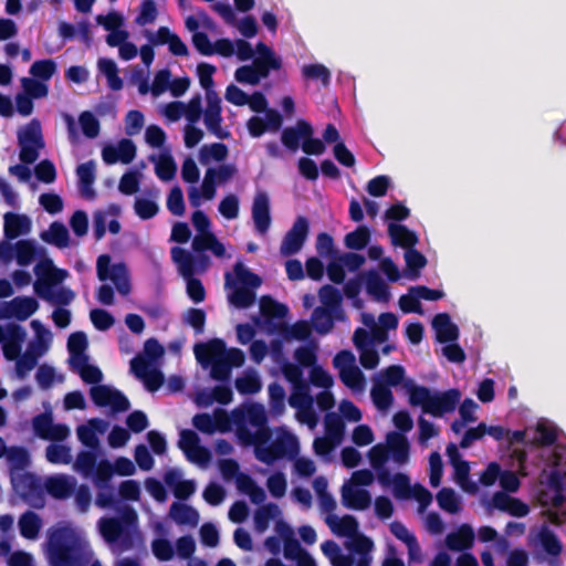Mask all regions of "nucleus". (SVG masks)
Listing matches in <instances>:
<instances>
[{
    "label": "nucleus",
    "instance_id": "nucleus-24",
    "mask_svg": "<svg viewBox=\"0 0 566 566\" xmlns=\"http://www.w3.org/2000/svg\"><path fill=\"white\" fill-rule=\"evenodd\" d=\"M45 491L54 499L64 500L75 491V482L65 475L51 476L45 482Z\"/></svg>",
    "mask_w": 566,
    "mask_h": 566
},
{
    "label": "nucleus",
    "instance_id": "nucleus-64",
    "mask_svg": "<svg viewBox=\"0 0 566 566\" xmlns=\"http://www.w3.org/2000/svg\"><path fill=\"white\" fill-rule=\"evenodd\" d=\"M7 459L13 469L23 470L30 463V455L23 447H11L7 451Z\"/></svg>",
    "mask_w": 566,
    "mask_h": 566
},
{
    "label": "nucleus",
    "instance_id": "nucleus-59",
    "mask_svg": "<svg viewBox=\"0 0 566 566\" xmlns=\"http://www.w3.org/2000/svg\"><path fill=\"white\" fill-rule=\"evenodd\" d=\"M256 53L258 56L253 60V62H261L263 64L270 65L273 67V70H280L282 67L281 59L275 56L273 50L265 43L259 42L256 44Z\"/></svg>",
    "mask_w": 566,
    "mask_h": 566
},
{
    "label": "nucleus",
    "instance_id": "nucleus-20",
    "mask_svg": "<svg viewBox=\"0 0 566 566\" xmlns=\"http://www.w3.org/2000/svg\"><path fill=\"white\" fill-rule=\"evenodd\" d=\"M342 501L347 509L364 511L370 506L371 496L365 489L344 485L342 490Z\"/></svg>",
    "mask_w": 566,
    "mask_h": 566
},
{
    "label": "nucleus",
    "instance_id": "nucleus-7",
    "mask_svg": "<svg viewBox=\"0 0 566 566\" xmlns=\"http://www.w3.org/2000/svg\"><path fill=\"white\" fill-rule=\"evenodd\" d=\"M310 231V222L306 217L300 216L294 221L292 228L284 235L280 252L289 256L296 254L304 245Z\"/></svg>",
    "mask_w": 566,
    "mask_h": 566
},
{
    "label": "nucleus",
    "instance_id": "nucleus-40",
    "mask_svg": "<svg viewBox=\"0 0 566 566\" xmlns=\"http://www.w3.org/2000/svg\"><path fill=\"white\" fill-rule=\"evenodd\" d=\"M374 405L379 410H387L394 402V395L388 386L380 380L376 381L370 390Z\"/></svg>",
    "mask_w": 566,
    "mask_h": 566
},
{
    "label": "nucleus",
    "instance_id": "nucleus-47",
    "mask_svg": "<svg viewBox=\"0 0 566 566\" xmlns=\"http://www.w3.org/2000/svg\"><path fill=\"white\" fill-rule=\"evenodd\" d=\"M407 390L409 403L413 407H421L426 413L432 391L428 387L415 384L407 385Z\"/></svg>",
    "mask_w": 566,
    "mask_h": 566
},
{
    "label": "nucleus",
    "instance_id": "nucleus-54",
    "mask_svg": "<svg viewBox=\"0 0 566 566\" xmlns=\"http://www.w3.org/2000/svg\"><path fill=\"white\" fill-rule=\"evenodd\" d=\"M45 457L53 464H69L72 461L71 449L64 444L52 443L48 446Z\"/></svg>",
    "mask_w": 566,
    "mask_h": 566
},
{
    "label": "nucleus",
    "instance_id": "nucleus-60",
    "mask_svg": "<svg viewBox=\"0 0 566 566\" xmlns=\"http://www.w3.org/2000/svg\"><path fill=\"white\" fill-rule=\"evenodd\" d=\"M78 122L83 134L87 138H95L98 136L101 129L99 122L91 112H82L78 116Z\"/></svg>",
    "mask_w": 566,
    "mask_h": 566
},
{
    "label": "nucleus",
    "instance_id": "nucleus-30",
    "mask_svg": "<svg viewBox=\"0 0 566 566\" xmlns=\"http://www.w3.org/2000/svg\"><path fill=\"white\" fill-rule=\"evenodd\" d=\"M336 316L334 311L317 306L312 313L313 328L319 335L328 334L333 329L335 321H337Z\"/></svg>",
    "mask_w": 566,
    "mask_h": 566
},
{
    "label": "nucleus",
    "instance_id": "nucleus-36",
    "mask_svg": "<svg viewBox=\"0 0 566 566\" xmlns=\"http://www.w3.org/2000/svg\"><path fill=\"white\" fill-rule=\"evenodd\" d=\"M279 332L286 340H305L311 335V325L306 321H297L293 325L282 323L279 325Z\"/></svg>",
    "mask_w": 566,
    "mask_h": 566
},
{
    "label": "nucleus",
    "instance_id": "nucleus-4",
    "mask_svg": "<svg viewBox=\"0 0 566 566\" xmlns=\"http://www.w3.org/2000/svg\"><path fill=\"white\" fill-rule=\"evenodd\" d=\"M109 254H101L96 261V274L99 281L111 280L122 295L130 292L129 274L125 263L112 264Z\"/></svg>",
    "mask_w": 566,
    "mask_h": 566
},
{
    "label": "nucleus",
    "instance_id": "nucleus-45",
    "mask_svg": "<svg viewBox=\"0 0 566 566\" xmlns=\"http://www.w3.org/2000/svg\"><path fill=\"white\" fill-rule=\"evenodd\" d=\"M370 241V231L366 226H359L356 230L345 235V245L350 250H363Z\"/></svg>",
    "mask_w": 566,
    "mask_h": 566
},
{
    "label": "nucleus",
    "instance_id": "nucleus-1",
    "mask_svg": "<svg viewBox=\"0 0 566 566\" xmlns=\"http://www.w3.org/2000/svg\"><path fill=\"white\" fill-rule=\"evenodd\" d=\"M98 527L104 541L118 544L120 552L132 551L144 543L138 515L130 506H125L119 517L99 518Z\"/></svg>",
    "mask_w": 566,
    "mask_h": 566
},
{
    "label": "nucleus",
    "instance_id": "nucleus-61",
    "mask_svg": "<svg viewBox=\"0 0 566 566\" xmlns=\"http://www.w3.org/2000/svg\"><path fill=\"white\" fill-rule=\"evenodd\" d=\"M266 486L273 497H283L286 493L287 482L283 472H274L268 478Z\"/></svg>",
    "mask_w": 566,
    "mask_h": 566
},
{
    "label": "nucleus",
    "instance_id": "nucleus-25",
    "mask_svg": "<svg viewBox=\"0 0 566 566\" xmlns=\"http://www.w3.org/2000/svg\"><path fill=\"white\" fill-rule=\"evenodd\" d=\"M171 258L178 265V271L185 280L193 277L197 272V260L195 255L182 248L174 247L171 249Z\"/></svg>",
    "mask_w": 566,
    "mask_h": 566
},
{
    "label": "nucleus",
    "instance_id": "nucleus-29",
    "mask_svg": "<svg viewBox=\"0 0 566 566\" xmlns=\"http://www.w3.org/2000/svg\"><path fill=\"white\" fill-rule=\"evenodd\" d=\"M40 238L59 249H64L70 244V234L67 228L60 221H54L50 224L48 231L40 234Z\"/></svg>",
    "mask_w": 566,
    "mask_h": 566
},
{
    "label": "nucleus",
    "instance_id": "nucleus-38",
    "mask_svg": "<svg viewBox=\"0 0 566 566\" xmlns=\"http://www.w3.org/2000/svg\"><path fill=\"white\" fill-rule=\"evenodd\" d=\"M325 436L329 437L337 443H340L345 433V423L336 412H327L324 419Z\"/></svg>",
    "mask_w": 566,
    "mask_h": 566
},
{
    "label": "nucleus",
    "instance_id": "nucleus-26",
    "mask_svg": "<svg viewBox=\"0 0 566 566\" xmlns=\"http://www.w3.org/2000/svg\"><path fill=\"white\" fill-rule=\"evenodd\" d=\"M76 174L78 177L82 196L87 199H94L96 195L93 189V184L95 181V163L93 160H88L78 165L76 168Z\"/></svg>",
    "mask_w": 566,
    "mask_h": 566
},
{
    "label": "nucleus",
    "instance_id": "nucleus-52",
    "mask_svg": "<svg viewBox=\"0 0 566 566\" xmlns=\"http://www.w3.org/2000/svg\"><path fill=\"white\" fill-rule=\"evenodd\" d=\"M97 464V455L93 451H80L76 455L74 468L84 476H91Z\"/></svg>",
    "mask_w": 566,
    "mask_h": 566
},
{
    "label": "nucleus",
    "instance_id": "nucleus-63",
    "mask_svg": "<svg viewBox=\"0 0 566 566\" xmlns=\"http://www.w3.org/2000/svg\"><path fill=\"white\" fill-rule=\"evenodd\" d=\"M230 303L238 308H248L255 301V293L253 290L245 287H237L229 297Z\"/></svg>",
    "mask_w": 566,
    "mask_h": 566
},
{
    "label": "nucleus",
    "instance_id": "nucleus-14",
    "mask_svg": "<svg viewBox=\"0 0 566 566\" xmlns=\"http://www.w3.org/2000/svg\"><path fill=\"white\" fill-rule=\"evenodd\" d=\"M331 531L337 536L350 537V543L347 544V548L357 541L364 534L358 533V522L353 515H344L338 518L337 516H328L326 520Z\"/></svg>",
    "mask_w": 566,
    "mask_h": 566
},
{
    "label": "nucleus",
    "instance_id": "nucleus-55",
    "mask_svg": "<svg viewBox=\"0 0 566 566\" xmlns=\"http://www.w3.org/2000/svg\"><path fill=\"white\" fill-rule=\"evenodd\" d=\"M339 378L346 387L353 390L364 389L365 377L363 371L357 366L340 370Z\"/></svg>",
    "mask_w": 566,
    "mask_h": 566
},
{
    "label": "nucleus",
    "instance_id": "nucleus-53",
    "mask_svg": "<svg viewBox=\"0 0 566 566\" xmlns=\"http://www.w3.org/2000/svg\"><path fill=\"white\" fill-rule=\"evenodd\" d=\"M228 156V147L222 143H213L203 145L200 149L199 157L201 164H208L210 159L223 161Z\"/></svg>",
    "mask_w": 566,
    "mask_h": 566
},
{
    "label": "nucleus",
    "instance_id": "nucleus-49",
    "mask_svg": "<svg viewBox=\"0 0 566 566\" xmlns=\"http://www.w3.org/2000/svg\"><path fill=\"white\" fill-rule=\"evenodd\" d=\"M233 270L238 282L241 284L240 287L254 290L261 285V277L258 274L250 271L248 268H245L243 263L237 262L234 264Z\"/></svg>",
    "mask_w": 566,
    "mask_h": 566
},
{
    "label": "nucleus",
    "instance_id": "nucleus-32",
    "mask_svg": "<svg viewBox=\"0 0 566 566\" xmlns=\"http://www.w3.org/2000/svg\"><path fill=\"white\" fill-rule=\"evenodd\" d=\"M366 291L376 301L388 302L390 298L388 285L375 271H370L366 275Z\"/></svg>",
    "mask_w": 566,
    "mask_h": 566
},
{
    "label": "nucleus",
    "instance_id": "nucleus-56",
    "mask_svg": "<svg viewBox=\"0 0 566 566\" xmlns=\"http://www.w3.org/2000/svg\"><path fill=\"white\" fill-rule=\"evenodd\" d=\"M535 431L536 437L534 438V441L536 444L542 447L553 446L558 437L557 428L545 422H538Z\"/></svg>",
    "mask_w": 566,
    "mask_h": 566
},
{
    "label": "nucleus",
    "instance_id": "nucleus-35",
    "mask_svg": "<svg viewBox=\"0 0 566 566\" xmlns=\"http://www.w3.org/2000/svg\"><path fill=\"white\" fill-rule=\"evenodd\" d=\"M260 312L262 316L270 322L274 318H284L289 313V308L286 305L272 298L270 295H264L260 298Z\"/></svg>",
    "mask_w": 566,
    "mask_h": 566
},
{
    "label": "nucleus",
    "instance_id": "nucleus-57",
    "mask_svg": "<svg viewBox=\"0 0 566 566\" xmlns=\"http://www.w3.org/2000/svg\"><path fill=\"white\" fill-rule=\"evenodd\" d=\"M437 501L443 511L451 514L458 513L461 509L455 492L450 488L441 489L437 494Z\"/></svg>",
    "mask_w": 566,
    "mask_h": 566
},
{
    "label": "nucleus",
    "instance_id": "nucleus-17",
    "mask_svg": "<svg viewBox=\"0 0 566 566\" xmlns=\"http://www.w3.org/2000/svg\"><path fill=\"white\" fill-rule=\"evenodd\" d=\"M27 337L25 329L15 323H9V338L2 344L7 360H17L21 356L22 343Z\"/></svg>",
    "mask_w": 566,
    "mask_h": 566
},
{
    "label": "nucleus",
    "instance_id": "nucleus-12",
    "mask_svg": "<svg viewBox=\"0 0 566 566\" xmlns=\"http://www.w3.org/2000/svg\"><path fill=\"white\" fill-rule=\"evenodd\" d=\"M282 373L286 380L293 384L296 390L291 395L289 402L292 407L302 406L303 401L307 399L305 391V385L303 384V370L302 368L293 363L285 361L282 365Z\"/></svg>",
    "mask_w": 566,
    "mask_h": 566
},
{
    "label": "nucleus",
    "instance_id": "nucleus-16",
    "mask_svg": "<svg viewBox=\"0 0 566 566\" xmlns=\"http://www.w3.org/2000/svg\"><path fill=\"white\" fill-rule=\"evenodd\" d=\"M313 135L312 125L304 120L298 119L294 127H286L281 135L282 144L291 151H296L300 147L301 140L305 137Z\"/></svg>",
    "mask_w": 566,
    "mask_h": 566
},
{
    "label": "nucleus",
    "instance_id": "nucleus-13",
    "mask_svg": "<svg viewBox=\"0 0 566 566\" xmlns=\"http://www.w3.org/2000/svg\"><path fill=\"white\" fill-rule=\"evenodd\" d=\"M252 219L255 230L264 234L271 226L270 199L266 192L260 191L255 195L252 205Z\"/></svg>",
    "mask_w": 566,
    "mask_h": 566
},
{
    "label": "nucleus",
    "instance_id": "nucleus-19",
    "mask_svg": "<svg viewBox=\"0 0 566 566\" xmlns=\"http://www.w3.org/2000/svg\"><path fill=\"white\" fill-rule=\"evenodd\" d=\"M388 235L395 247L412 250L419 242L418 234L403 224L390 222L388 224Z\"/></svg>",
    "mask_w": 566,
    "mask_h": 566
},
{
    "label": "nucleus",
    "instance_id": "nucleus-3",
    "mask_svg": "<svg viewBox=\"0 0 566 566\" xmlns=\"http://www.w3.org/2000/svg\"><path fill=\"white\" fill-rule=\"evenodd\" d=\"M20 146V160L23 164H33L39 158V150L44 147L41 124L32 119L18 133Z\"/></svg>",
    "mask_w": 566,
    "mask_h": 566
},
{
    "label": "nucleus",
    "instance_id": "nucleus-58",
    "mask_svg": "<svg viewBox=\"0 0 566 566\" xmlns=\"http://www.w3.org/2000/svg\"><path fill=\"white\" fill-rule=\"evenodd\" d=\"M454 468V480L464 490L471 493L476 492V485L470 481V465L468 461L458 462Z\"/></svg>",
    "mask_w": 566,
    "mask_h": 566
},
{
    "label": "nucleus",
    "instance_id": "nucleus-5",
    "mask_svg": "<svg viewBox=\"0 0 566 566\" xmlns=\"http://www.w3.org/2000/svg\"><path fill=\"white\" fill-rule=\"evenodd\" d=\"M12 486L20 497L33 507L44 504V486L38 475L23 472L11 478Z\"/></svg>",
    "mask_w": 566,
    "mask_h": 566
},
{
    "label": "nucleus",
    "instance_id": "nucleus-15",
    "mask_svg": "<svg viewBox=\"0 0 566 566\" xmlns=\"http://www.w3.org/2000/svg\"><path fill=\"white\" fill-rule=\"evenodd\" d=\"M386 448L389 457L398 464H405L409 460L410 444L406 436L401 432L391 431L386 438Z\"/></svg>",
    "mask_w": 566,
    "mask_h": 566
},
{
    "label": "nucleus",
    "instance_id": "nucleus-8",
    "mask_svg": "<svg viewBox=\"0 0 566 566\" xmlns=\"http://www.w3.org/2000/svg\"><path fill=\"white\" fill-rule=\"evenodd\" d=\"M48 558L51 566H76L73 546L63 538L61 533L51 537Z\"/></svg>",
    "mask_w": 566,
    "mask_h": 566
},
{
    "label": "nucleus",
    "instance_id": "nucleus-2",
    "mask_svg": "<svg viewBox=\"0 0 566 566\" xmlns=\"http://www.w3.org/2000/svg\"><path fill=\"white\" fill-rule=\"evenodd\" d=\"M193 353L198 363L207 368L210 366L211 378L219 381H228L231 375V368L223 358L224 340L212 338L206 343H198L193 347Z\"/></svg>",
    "mask_w": 566,
    "mask_h": 566
},
{
    "label": "nucleus",
    "instance_id": "nucleus-6",
    "mask_svg": "<svg viewBox=\"0 0 566 566\" xmlns=\"http://www.w3.org/2000/svg\"><path fill=\"white\" fill-rule=\"evenodd\" d=\"M90 395L97 407H111L113 412H125L130 408L128 398L122 391L106 385L93 386Z\"/></svg>",
    "mask_w": 566,
    "mask_h": 566
},
{
    "label": "nucleus",
    "instance_id": "nucleus-46",
    "mask_svg": "<svg viewBox=\"0 0 566 566\" xmlns=\"http://www.w3.org/2000/svg\"><path fill=\"white\" fill-rule=\"evenodd\" d=\"M36 244L33 240H20L15 243V260L21 266L32 263L36 255Z\"/></svg>",
    "mask_w": 566,
    "mask_h": 566
},
{
    "label": "nucleus",
    "instance_id": "nucleus-28",
    "mask_svg": "<svg viewBox=\"0 0 566 566\" xmlns=\"http://www.w3.org/2000/svg\"><path fill=\"white\" fill-rule=\"evenodd\" d=\"M18 525L22 537L27 539H35L42 528V520L35 512L25 511L20 515Z\"/></svg>",
    "mask_w": 566,
    "mask_h": 566
},
{
    "label": "nucleus",
    "instance_id": "nucleus-34",
    "mask_svg": "<svg viewBox=\"0 0 566 566\" xmlns=\"http://www.w3.org/2000/svg\"><path fill=\"white\" fill-rule=\"evenodd\" d=\"M67 275L66 271H54L48 277L38 279L34 283V292L39 297L49 302L53 295V285L61 283Z\"/></svg>",
    "mask_w": 566,
    "mask_h": 566
},
{
    "label": "nucleus",
    "instance_id": "nucleus-21",
    "mask_svg": "<svg viewBox=\"0 0 566 566\" xmlns=\"http://www.w3.org/2000/svg\"><path fill=\"white\" fill-rule=\"evenodd\" d=\"M31 231V220L25 214L7 212L4 214V237L8 240L17 239Z\"/></svg>",
    "mask_w": 566,
    "mask_h": 566
},
{
    "label": "nucleus",
    "instance_id": "nucleus-11",
    "mask_svg": "<svg viewBox=\"0 0 566 566\" xmlns=\"http://www.w3.org/2000/svg\"><path fill=\"white\" fill-rule=\"evenodd\" d=\"M39 308V303L31 296H17L4 307L0 310V318L15 317L19 321H25Z\"/></svg>",
    "mask_w": 566,
    "mask_h": 566
},
{
    "label": "nucleus",
    "instance_id": "nucleus-22",
    "mask_svg": "<svg viewBox=\"0 0 566 566\" xmlns=\"http://www.w3.org/2000/svg\"><path fill=\"white\" fill-rule=\"evenodd\" d=\"M319 300L323 304L322 307L329 308L336 313V319L343 322L346 319V314L342 308V294L333 285L326 284L323 285L318 291Z\"/></svg>",
    "mask_w": 566,
    "mask_h": 566
},
{
    "label": "nucleus",
    "instance_id": "nucleus-23",
    "mask_svg": "<svg viewBox=\"0 0 566 566\" xmlns=\"http://www.w3.org/2000/svg\"><path fill=\"white\" fill-rule=\"evenodd\" d=\"M474 543V532L468 524H462L458 531L447 535L446 544L449 549L454 552L467 551Z\"/></svg>",
    "mask_w": 566,
    "mask_h": 566
},
{
    "label": "nucleus",
    "instance_id": "nucleus-33",
    "mask_svg": "<svg viewBox=\"0 0 566 566\" xmlns=\"http://www.w3.org/2000/svg\"><path fill=\"white\" fill-rule=\"evenodd\" d=\"M43 350H38L34 344H30L27 350L15 360V371L19 378H24L38 364Z\"/></svg>",
    "mask_w": 566,
    "mask_h": 566
},
{
    "label": "nucleus",
    "instance_id": "nucleus-62",
    "mask_svg": "<svg viewBox=\"0 0 566 566\" xmlns=\"http://www.w3.org/2000/svg\"><path fill=\"white\" fill-rule=\"evenodd\" d=\"M134 210L142 220H148L158 213L159 207L154 200L147 198H136Z\"/></svg>",
    "mask_w": 566,
    "mask_h": 566
},
{
    "label": "nucleus",
    "instance_id": "nucleus-43",
    "mask_svg": "<svg viewBox=\"0 0 566 566\" xmlns=\"http://www.w3.org/2000/svg\"><path fill=\"white\" fill-rule=\"evenodd\" d=\"M280 514V509L274 503H268L259 507L254 513L255 530L260 533L264 532L270 524V521Z\"/></svg>",
    "mask_w": 566,
    "mask_h": 566
},
{
    "label": "nucleus",
    "instance_id": "nucleus-44",
    "mask_svg": "<svg viewBox=\"0 0 566 566\" xmlns=\"http://www.w3.org/2000/svg\"><path fill=\"white\" fill-rule=\"evenodd\" d=\"M302 76L305 80L318 81L324 87L328 86L331 83V71L321 63L303 65Z\"/></svg>",
    "mask_w": 566,
    "mask_h": 566
},
{
    "label": "nucleus",
    "instance_id": "nucleus-31",
    "mask_svg": "<svg viewBox=\"0 0 566 566\" xmlns=\"http://www.w3.org/2000/svg\"><path fill=\"white\" fill-rule=\"evenodd\" d=\"M277 531L283 535V551L287 559H296L305 549L302 548L300 542L293 536V532L287 524L280 521Z\"/></svg>",
    "mask_w": 566,
    "mask_h": 566
},
{
    "label": "nucleus",
    "instance_id": "nucleus-42",
    "mask_svg": "<svg viewBox=\"0 0 566 566\" xmlns=\"http://www.w3.org/2000/svg\"><path fill=\"white\" fill-rule=\"evenodd\" d=\"M407 276L415 280L419 277L421 270L427 265V258L416 249L405 252Z\"/></svg>",
    "mask_w": 566,
    "mask_h": 566
},
{
    "label": "nucleus",
    "instance_id": "nucleus-48",
    "mask_svg": "<svg viewBox=\"0 0 566 566\" xmlns=\"http://www.w3.org/2000/svg\"><path fill=\"white\" fill-rule=\"evenodd\" d=\"M276 453L282 459L286 455H294L298 452V442L295 436L285 433L271 442Z\"/></svg>",
    "mask_w": 566,
    "mask_h": 566
},
{
    "label": "nucleus",
    "instance_id": "nucleus-27",
    "mask_svg": "<svg viewBox=\"0 0 566 566\" xmlns=\"http://www.w3.org/2000/svg\"><path fill=\"white\" fill-rule=\"evenodd\" d=\"M169 514L171 518L179 525L197 526L199 523V513L190 505L174 502L170 506Z\"/></svg>",
    "mask_w": 566,
    "mask_h": 566
},
{
    "label": "nucleus",
    "instance_id": "nucleus-39",
    "mask_svg": "<svg viewBox=\"0 0 566 566\" xmlns=\"http://www.w3.org/2000/svg\"><path fill=\"white\" fill-rule=\"evenodd\" d=\"M538 541L544 552L552 556L558 557L562 554L563 545L557 535L547 527H543L538 533Z\"/></svg>",
    "mask_w": 566,
    "mask_h": 566
},
{
    "label": "nucleus",
    "instance_id": "nucleus-50",
    "mask_svg": "<svg viewBox=\"0 0 566 566\" xmlns=\"http://www.w3.org/2000/svg\"><path fill=\"white\" fill-rule=\"evenodd\" d=\"M56 72V63L52 59L38 60L30 67V74L39 81H49Z\"/></svg>",
    "mask_w": 566,
    "mask_h": 566
},
{
    "label": "nucleus",
    "instance_id": "nucleus-41",
    "mask_svg": "<svg viewBox=\"0 0 566 566\" xmlns=\"http://www.w3.org/2000/svg\"><path fill=\"white\" fill-rule=\"evenodd\" d=\"M389 527L391 534L407 545L410 557H412L415 553L419 552L420 548L416 536L409 533L401 522L394 521Z\"/></svg>",
    "mask_w": 566,
    "mask_h": 566
},
{
    "label": "nucleus",
    "instance_id": "nucleus-18",
    "mask_svg": "<svg viewBox=\"0 0 566 566\" xmlns=\"http://www.w3.org/2000/svg\"><path fill=\"white\" fill-rule=\"evenodd\" d=\"M436 338L441 344L452 343L459 338V328L448 313H439L432 319Z\"/></svg>",
    "mask_w": 566,
    "mask_h": 566
},
{
    "label": "nucleus",
    "instance_id": "nucleus-10",
    "mask_svg": "<svg viewBox=\"0 0 566 566\" xmlns=\"http://www.w3.org/2000/svg\"><path fill=\"white\" fill-rule=\"evenodd\" d=\"M178 446L192 462L207 463L210 460L209 450L200 446L199 436L193 430H181Z\"/></svg>",
    "mask_w": 566,
    "mask_h": 566
},
{
    "label": "nucleus",
    "instance_id": "nucleus-37",
    "mask_svg": "<svg viewBox=\"0 0 566 566\" xmlns=\"http://www.w3.org/2000/svg\"><path fill=\"white\" fill-rule=\"evenodd\" d=\"M374 548V542L368 536H360L350 546L349 551L358 554V559L355 566H370L373 557L370 555Z\"/></svg>",
    "mask_w": 566,
    "mask_h": 566
},
{
    "label": "nucleus",
    "instance_id": "nucleus-9",
    "mask_svg": "<svg viewBox=\"0 0 566 566\" xmlns=\"http://www.w3.org/2000/svg\"><path fill=\"white\" fill-rule=\"evenodd\" d=\"M461 392L459 389L452 388L442 392H431L428 408L426 413L433 417H442L455 410L460 402Z\"/></svg>",
    "mask_w": 566,
    "mask_h": 566
},
{
    "label": "nucleus",
    "instance_id": "nucleus-51",
    "mask_svg": "<svg viewBox=\"0 0 566 566\" xmlns=\"http://www.w3.org/2000/svg\"><path fill=\"white\" fill-rule=\"evenodd\" d=\"M235 389L241 395H253L261 390V381L254 371L247 373L242 377H238L234 381Z\"/></svg>",
    "mask_w": 566,
    "mask_h": 566
}]
</instances>
